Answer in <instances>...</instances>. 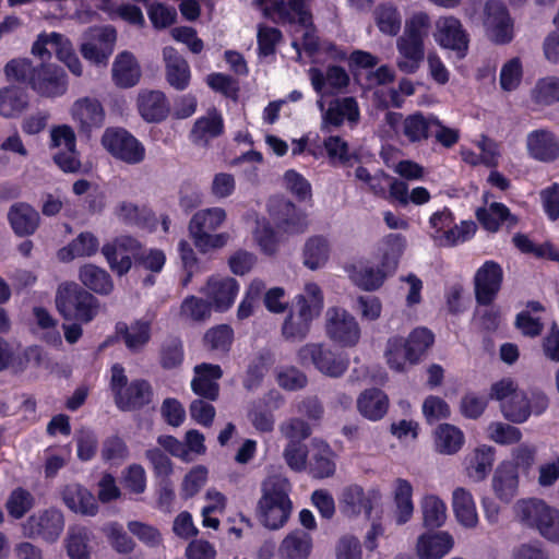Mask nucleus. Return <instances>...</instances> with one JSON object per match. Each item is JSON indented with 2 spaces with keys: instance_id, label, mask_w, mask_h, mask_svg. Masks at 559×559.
Returning <instances> with one entry per match:
<instances>
[{
  "instance_id": "21",
  "label": "nucleus",
  "mask_w": 559,
  "mask_h": 559,
  "mask_svg": "<svg viewBox=\"0 0 559 559\" xmlns=\"http://www.w3.org/2000/svg\"><path fill=\"white\" fill-rule=\"evenodd\" d=\"M454 545L450 532L431 530L417 536L414 549L418 559H443L453 550Z\"/></svg>"
},
{
  "instance_id": "61",
  "label": "nucleus",
  "mask_w": 559,
  "mask_h": 559,
  "mask_svg": "<svg viewBox=\"0 0 559 559\" xmlns=\"http://www.w3.org/2000/svg\"><path fill=\"white\" fill-rule=\"evenodd\" d=\"M90 534L85 527L71 526L66 539V547L70 559H90Z\"/></svg>"
},
{
  "instance_id": "46",
  "label": "nucleus",
  "mask_w": 559,
  "mask_h": 559,
  "mask_svg": "<svg viewBox=\"0 0 559 559\" xmlns=\"http://www.w3.org/2000/svg\"><path fill=\"white\" fill-rule=\"evenodd\" d=\"M311 549V536L306 532L296 530L282 540L278 555L281 559H308Z\"/></svg>"
},
{
  "instance_id": "59",
  "label": "nucleus",
  "mask_w": 559,
  "mask_h": 559,
  "mask_svg": "<svg viewBox=\"0 0 559 559\" xmlns=\"http://www.w3.org/2000/svg\"><path fill=\"white\" fill-rule=\"evenodd\" d=\"M433 341V334L428 329L416 328L404 338V345L408 348V355L413 361L418 364L432 346Z\"/></svg>"
},
{
  "instance_id": "20",
  "label": "nucleus",
  "mask_w": 559,
  "mask_h": 559,
  "mask_svg": "<svg viewBox=\"0 0 559 559\" xmlns=\"http://www.w3.org/2000/svg\"><path fill=\"white\" fill-rule=\"evenodd\" d=\"M64 527V519L61 511L48 509L29 516L23 524L25 536H39L47 542L58 539Z\"/></svg>"
},
{
  "instance_id": "42",
  "label": "nucleus",
  "mask_w": 559,
  "mask_h": 559,
  "mask_svg": "<svg viewBox=\"0 0 559 559\" xmlns=\"http://www.w3.org/2000/svg\"><path fill=\"white\" fill-rule=\"evenodd\" d=\"M62 500L67 507L84 515H95L97 503L94 496L79 484H70L62 490Z\"/></svg>"
},
{
  "instance_id": "24",
  "label": "nucleus",
  "mask_w": 559,
  "mask_h": 559,
  "mask_svg": "<svg viewBox=\"0 0 559 559\" xmlns=\"http://www.w3.org/2000/svg\"><path fill=\"white\" fill-rule=\"evenodd\" d=\"M503 271L495 261H486L475 273V295L478 304L489 305L501 288Z\"/></svg>"
},
{
  "instance_id": "36",
  "label": "nucleus",
  "mask_w": 559,
  "mask_h": 559,
  "mask_svg": "<svg viewBox=\"0 0 559 559\" xmlns=\"http://www.w3.org/2000/svg\"><path fill=\"white\" fill-rule=\"evenodd\" d=\"M360 117L359 107L355 98L344 97L333 100L322 117V129L340 127L345 121L357 123Z\"/></svg>"
},
{
  "instance_id": "4",
  "label": "nucleus",
  "mask_w": 559,
  "mask_h": 559,
  "mask_svg": "<svg viewBox=\"0 0 559 559\" xmlns=\"http://www.w3.org/2000/svg\"><path fill=\"white\" fill-rule=\"evenodd\" d=\"M227 221V212L221 206L205 207L197 211L189 221V235L201 253H209L224 248L230 236L217 233Z\"/></svg>"
},
{
  "instance_id": "63",
  "label": "nucleus",
  "mask_w": 559,
  "mask_h": 559,
  "mask_svg": "<svg viewBox=\"0 0 559 559\" xmlns=\"http://www.w3.org/2000/svg\"><path fill=\"white\" fill-rule=\"evenodd\" d=\"M354 177L364 188L373 194L385 195L389 176L383 171L378 170L372 174L366 167L357 166L354 170Z\"/></svg>"
},
{
  "instance_id": "17",
  "label": "nucleus",
  "mask_w": 559,
  "mask_h": 559,
  "mask_svg": "<svg viewBox=\"0 0 559 559\" xmlns=\"http://www.w3.org/2000/svg\"><path fill=\"white\" fill-rule=\"evenodd\" d=\"M239 289V283L234 277L216 274L206 280L200 293L206 297L213 310L225 312L234 305Z\"/></svg>"
},
{
  "instance_id": "7",
  "label": "nucleus",
  "mask_w": 559,
  "mask_h": 559,
  "mask_svg": "<svg viewBox=\"0 0 559 559\" xmlns=\"http://www.w3.org/2000/svg\"><path fill=\"white\" fill-rule=\"evenodd\" d=\"M109 388L115 404L121 411L139 409L148 404L153 397L150 383L141 379L128 382L124 368L119 364H115L110 369Z\"/></svg>"
},
{
  "instance_id": "13",
  "label": "nucleus",
  "mask_w": 559,
  "mask_h": 559,
  "mask_svg": "<svg viewBox=\"0 0 559 559\" xmlns=\"http://www.w3.org/2000/svg\"><path fill=\"white\" fill-rule=\"evenodd\" d=\"M105 150L116 159L136 165L145 158L144 145L130 132L121 128H108L102 136Z\"/></svg>"
},
{
  "instance_id": "41",
  "label": "nucleus",
  "mask_w": 559,
  "mask_h": 559,
  "mask_svg": "<svg viewBox=\"0 0 559 559\" xmlns=\"http://www.w3.org/2000/svg\"><path fill=\"white\" fill-rule=\"evenodd\" d=\"M396 48L399 52L396 59L399 70L406 74L417 72L425 56L424 44L400 37L396 40Z\"/></svg>"
},
{
  "instance_id": "18",
  "label": "nucleus",
  "mask_w": 559,
  "mask_h": 559,
  "mask_svg": "<svg viewBox=\"0 0 559 559\" xmlns=\"http://www.w3.org/2000/svg\"><path fill=\"white\" fill-rule=\"evenodd\" d=\"M70 116L79 131L90 135L105 123V109L95 97L83 96L74 100L70 107Z\"/></svg>"
},
{
  "instance_id": "10",
  "label": "nucleus",
  "mask_w": 559,
  "mask_h": 559,
  "mask_svg": "<svg viewBox=\"0 0 559 559\" xmlns=\"http://www.w3.org/2000/svg\"><path fill=\"white\" fill-rule=\"evenodd\" d=\"M59 311L68 319L91 321L97 313L96 299L75 283L62 284L57 294Z\"/></svg>"
},
{
  "instance_id": "49",
  "label": "nucleus",
  "mask_w": 559,
  "mask_h": 559,
  "mask_svg": "<svg viewBox=\"0 0 559 559\" xmlns=\"http://www.w3.org/2000/svg\"><path fill=\"white\" fill-rule=\"evenodd\" d=\"M311 444L312 459L310 473L317 478L332 476L335 472L334 452L330 445L322 440L314 439Z\"/></svg>"
},
{
  "instance_id": "12",
  "label": "nucleus",
  "mask_w": 559,
  "mask_h": 559,
  "mask_svg": "<svg viewBox=\"0 0 559 559\" xmlns=\"http://www.w3.org/2000/svg\"><path fill=\"white\" fill-rule=\"evenodd\" d=\"M49 147L52 159L64 173H78L82 165L76 150V135L72 127L60 124L50 130Z\"/></svg>"
},
{
  "instance_id": "35",
  "label": "nucleus",
  "mask_w": 559,
  "mask_h": 559,
  "mask_svg": "<svg viewBox=\"0 0 559 559\" xmlns=\"http://www.w3.org/2000/svg\"><path fill=\"white\" fill-rule=\"evenodd\" d=\"M111 78L115 85L120 88H129L139 83L141 67L131 52L122 51L116 56L111 67Z\"/></svg>"
},
{
  "instance_id": "27",
  "label": "nucleus",
  "mask_w": 559,
  "mask_h": 559,
  "mask_svg": "<svg viewBox=\"0 0 559 559\" xmlns=\"http://www.w3.org/2000/svg\"><path fill=\"white\" fill-rule=\"evenodd\" d=\"M344 271L353 284L365 292L378 290L382 287L388 276L391 275L378 263L376 265L360 262L347 263L344 266Z\"/></svg>"
},
{
  "instance_id": "19",
  "label": "nucleus",
  "mask_w": 559,
  "mask_h": 559,
  "mask_svg": "<svg viewBox=\"0 0 559 559\" xmlns=\"http://www.w3.org/2000/svg\"><path fill=\"white\" fill-rule=\"evenodd\" d=\"M433 38L442 48L453 50L457 58L465 57L468 49V36L456 17L442 16L438 19Z\"/></svg>"
},
{
  "instance_id": "33",
  "label": "nucleus",
  "mask_w": 559,
  "mask_h": 559,
  "mask_svg": "<svg viewBox=\"0 0 559 559\" xmlns=\"http://www.w3.org/2000/svg\"><path fill=\"white\" fill-rule=\"evenodd\" d=\"M332 253V243L324 235H313L306 239L302 247V264L310 271L324 269Z\"/></svg>"
},
{
  "instance_id": "40",
  "label": "nucleus",
  "mask_w": 559,
  "mask_h": 559,
  "mask_svg": "<svg viewBox=\"0 0 559 559\" xmlns=\"http://www.w3.org/2000/svg\"><path fill=\"white\" fill-rule=\"evenodd\" d=\"M308 75L313 90L320 95L329 94V88H343L349 81L346 71L336 66L330 67L325 74L318 68H310Z\"/></svg>"
},
{
  "instance_id": "2",
  "label": "nucleus",
  "mask_w": 559,
  "mask_h": 559,
  "mask_svg": "<svg viewBox=\"0 0 559 559\" xmlns=\"http://www.w3.org/2000/svg\"><path fill=\"white\" fill-rule=\"evenodd\" d=\"M290 485L281 475H270L262 483V496L258 503L259 521L270 530H278L287 522L292 512Z\"/></svg>"
},
{
  "instance_id": "56",
  "label": "nucleus",
  "mask_w": 559,
  "mask_h": 559,
  "mask_svg": "<svg viewBox=\"0 0 559 559\" xmlns=\"http://www.w3.org/2000/svg\"><path fill=\"white\" fill-rule=\"evenodd\" d=\"M99 242L91 233L80 234L68 247L58 251L59 260L68 262L79 257H90L97 252Z\"/></svg>"
},
{
  "instance_id": "14",
  "label": "nucleus",
  "mask_w": 559,
  "mask_h": 559,
  "mask_svg": "<svg viewBox=\"0 0 559 559\" xmlns=\"http://www.w3.org/2000/svg\"><path fill=\"white\" fill-rule=\"evenodd\" d=\"M117 39L111 26L91 27L82 37L80 51L83 58L96 66H106Z\"/></svg>"
},
{
  "instance_id": "38",
  "label": "nucleus",
  "mask_w": 559,
  "mask_h": 559,
  "mask_svg": "<svg viewBox=\"0 0 559 559\" xmlns=\"http://www.w3.org/2000/svg\"><path fill=\"white\" fill-rule=\"evenodd\" d=\"M163 56L166 63L167 82L178 91L186 90L191 79L187 60L173 47H165Z\"/></svg>"
},
{
  "instance_id": "5",
  "label": "nucleus",
  "mask_w": 559,
  "mask_h": 559,
  "mask_svg": "<svg viewBox=\"0 0 559 559\" xmlns=\"http://www.w3.org/2000/svg\"><path fill=\"white\" fill-rule=\"evenodd\" d=\"M308 0L275 1L266 10H272L284 22L297 23L296 38L293 46L299 52L300 48L313 52L318 48V38L311 24V16L307 10Z\"/></svg>"
},
{
  "instance_id": "15",
  "label": "nucleus",
  "mask_w": 559,
  "mask_h": 559,
  "mask_svg": "<svg viewBox=\"0 0 559 559\" xmlns=\"http://www.w3.org/2000/svg\"><path fill=\"white\" fill-rule=\"evenodd\" d=\"M382 490L378 486L364 490L359 485L346 486L338 498L340 511L347 518H356L364 513L370 518L374 506L382 499Z\"/></svg>"
},
{
  "instance_id": "25",
  "label": "nucleus",
  "mask_w": 559,
  "mask_h": 559,
  "mask_svg": "<svg viewBox=\"0 0 559 559\" xmlns=\"http://www.w3.org/2000/svg\"><path fill=\"white\" fill-rule=\"evenodd\" d=\"M223 370L219 365L202 362L193 368L191 390L194 394L209 401H216L219 395V379Z\"/></svg>"
},
{
  "instance_id": "32",
  "label": "nucleus",
  "mask_w": 559,
  "mask_h": 559,
  "mask_svg": "<svg viewBox=\"0 0 559 559\" xmlns=\"http://www.w3.org/2000/svg\"><path fill=\"white\" fill-rule=\"evenodd\" d=\"M484 198L486 205L477 210L476 217L486 230L496 233L502 225L513 228L518 224V217L503 203H489L487 194Z\"/></svg>"
},
{
  "instance_id": "8",
  "label": "nucleus",
  "mask_w": 559,
  "mask_h": 559,
  "mask_svg": "<svg viewBox=\"0 0 559 559\" xmlns=\"http://www.w3.org/2000/svg\"><path fill=\"white\" fill-rule=\"evenodd\" d=\"M324 333L333 344L341 348H354L361 340V328L357 318L340 306L326 309Z\"/></svg>"
},
{
  "instance_id": "29",
  "label": "nucleus",
  "mask_w": 559,
  "mask_h": 559,
  "mask_svg": "<svg viewBox=\"0 0 559 559\" xmlns=\"http://www.w3.org/2000/svg\"><path fill=\"white\" fill-rule=\"evenodd\" d=\"M390 495L393 501V514L396 524L403 525L411 521L415 510L412 483L402 477L395 478L392 481Z\"/></svg>"
},
{
  "instance_id": "3",
  "label": "nucleus",
  "mask_w": 559,
  "mask_h": 559,
  "mask_svg": "<svg viewBox=\"0 0 559 559\" xmlns=\"http://www.w3.org/2000/svg\"><path fill=\"white\" fill-rule=\"evenodd\" d=\"M514 520L535 531L543 539L559 546V509L537 498H524L513 504Z\"/></svg>"
},
{
  "instance_id": "45",
  "label": "nucleus",
  "mask_w": 559,
  "mask_h": 559,
  "mask_svg": "<svg viewBox=\"0 0 559 559\" xmlns=\"http://www.w3.org/2000/svg\"><path fill=\"white\" fill-rule=\"evenodd\" d=\"M433 442L438 453L453 455L462 449L465 436L460 428L450 424H441L433 431Z\"/></svg>"
},
{
  "instance_id": "23",
  "label": "nucleus",
  "mask_w": 559,
  "mask_h": 559,
  "mask_svg": "<svg viewBox=\"0 0 559 559\" xmlns=\"http://www.w3.org/2000/svg\"><path fill=\"white\" fill-rule=\"evenodd\" d=\"M484 26L487 36L497 44H504L512 39V22L506 7L497 1L490 0L485 7Z\"/></svg>"
},
{
  "instance_id": "11",
  "label": "nucleus",
  "mask_w": 559,
  "mask_h": 559,
  "mask_svg": "<svg viewBox=\"0 0 559 559\" xmlns=\"http://www.w3.org/2000/svg\"><path fill=\"white\" fill-rule=\"evenodd\" d=\"M299 361L328 377H341L348 368V358L323 343H308L298 350Z\"/></svg>"
},
{
  "instance_id": "54",
  "label": "nucleus",
  "mask_w": 559,
  "mask_h": 559,
  "mask_svg": "<svg viewBox=\"0 0 559 559\" xmlns=\"http://www.w3.org/2000/svg\"><path fill=\"white\" fill-rule=\"evenodd\" d=\"M79 276L87 288L97 294L108 295L114 289L110 275L105 270L94 264H85L82 266Z\"/></svg>"
},
{
  "instance_id": "52",
  "label": "nucleus",
  "mask_w": 559,
  "mask_h": 559,
  "mask_svg": "<svg viewBox=\"0 0 559 559\" xmlns=\"http://www.w3.org/2000/svg\"><path fill=\"white\" fill-rule=\"evenodd\" d=\"M435 116H425L416 112L404 118L402 122V134L412 143L426 140L431 132Z\"/></svg>"
},
{
  "instance_id": "43",
  "label": "nucleus",
  "mask_w": 559,
  "mask_h": 559,
  "mask_svg": "<svg viewBox=\"0 0 559 559\" xmlns=\"http://www.w3.org/2000/svg\"><path fill=\"white\" fill-rule=\"evenodd\" d=\"M29 107L28 93L19 86L0 88V116L16 118Z\"/></svg>"
},
{
  "instance_id": "37",
  "label": "nucleus",
  "mask_w": 559,
  "mask_h": 559,
  "mask_svg": "<svg viewBox=\"0 0 559 559\" xmlns=\"http://www.w3.org/2000/svg\"><path fill=\"white\" fill-rule=\"evenodd\" d=\"M495 461V450L489 445L474 449L464 461V472L473 483H480L490 473Z\"/></svg>"
},
{
  "instance_id": "55",
  "label": "nucleus",
  "mask_w": 559,
  "mask_h": 559,
  "mask_svg": "<svg viewBox=\"0 0 559 559\" xmlns=\"http://www.w3.org/2000/svg\"><path fill=\"white\" fill-rule=\"evenodd\" d=\"M384 356L389 367L399 372L406 371L408 367L416 365L404 345V337L401 336H392L388 340Z\"/></svg>"
},
{
  "instance_id": "34",
  "label": "nucleus",
  "mask_w": 559,
  "mask_h": 559,
  "mask_svg": "<svg viewBox=\"0 0 559 559\" xmlns=\"http://www.w3.org/2000/svg\"><path fill=\"white\" fill-rule=\"evenodd\" d=\"M451 506L460 525L468 530L478 525L479 516L475 499L468 489L464 487L454 488L451 495Z\"/></svg>"
},
{
  "instance_id": "47",
  "label": "nucleus",
  "mask_w": 559,
  "mask_h": 559,
  "mask_svg": "<svg viewBox=\"0 0 559 559\" xmlns=\"http://www.w3.org/2000/svg\"><path fill=\"white\" fill-rule=\"evenodd\" d=\"M357 408L365 418L379 420L388 412L389 399L381 390H366L357 400Z\"/></svg>"
},
{
  "instance_id": "22",
  "label": "nucleus",
  "mask_w": 559,
  "mask_h": 559,
  "mask_svg": "<svg viewBox=\"0 0 559 559\" xmlns=\"http://www.w3.org/2000/svg\"><path fill=\"white\" fill-rule=\"evenodd\" d=\"M525 148L527 155L537 162H555L559 158V136L545 128L532 130L526 134Z\"/></svg>"
},
{
  "instance_id": "50",
  "label": "nucleus",
  "mask_w": 559,
  "mask_h": 559,
  "mask_svg": "<svg viewBox=\"0 0 559 559\" xmlns=\"http://www.w3.org/2000/svg\"><path fill=\"white\" fill-rule=\"evenodd\" d=\"M420 511L423 524L425 527L440 528L448 518V508L445 502L435 493H427L420 500Z\"/></svg>"
},
{
  "instance_id": "39",
  "label": "nucleus",
  "mask_w": 559,
  "mask_h": 559,
  "mask_svg": "<svg viewBox=\"0 0 559 559\" xmlns=\"http://www.w3.org/2000/svg\"><path fill=\"white\" fill-rule=\"evenodd\" d=\"M140 115L147 122L164 120L169 112V105L164 93L159 91H143L138 96Z\"/></svg>"
},
{
  "instance_id": "60",
  "label": "nucleus",
  "mask_w": 559,
  "mask_h": 559,
  "mask_svg": "<svg viewBox=\"0 0 559 559\" xmlns=\"http://www.w3.org/2000/svg\"><path fill=\"white\" fill-rule=\"evenodd\" d=\"M374 21L379 31L389 36H395L401 29L402 15L392 4L379 5L374 11Z\"/></svg>"
},
{
  "instance_id": "57",
  "label": "nucleus",
  "mask_w": 559,
  "mask_h": 559,
  "mask_svg": "<svg viewBox=\"0 0 559 559\" xmlns=\"http://www.w3.org/2000/svg\"><path fill=\"white\" fill-rule=\"evenodd\" d=\"M116 215L129 223L150 229L155 228V217L150 209L146 206H139L132 202L123 201L116 207Z\"/></svg>"
},
{
  "instance_id": "44",
  "label": "nucleus",
  "mask_w": 559,
  "mask_h": 559,
  "mask_svg": "<svg viewBox=\"0 0 559 559\" xmlns=\"http://www.w3.org/2000/svg\"><path fill=\"white\" fill-rule=\"evenodd\" d=\"M8 218L14 233L20 236L34 234L39 224L38 213L26 203L13 204L8 212Z\"/></svg>"
},
{
  "instance_id": "9",
  "label": "nucleus",
  "mask_w": 559,
  "mask_h": 559,
  "mask_svg": "<svg viewBox=\"0 0 559 559\" xmlns=\"http://www.w3.org/2000/svg\"><path fill=\"white\" fill-rule=\"evenodd\" d=\"M51 51L72 74L75 76L82 75V62L73 48L72 41L67 36L57 32L39 34L32 46V53L43 61H49Z\"/></svg>"
},
{
  "instance_id": "48",
  "label": "nucleus",
  "mask_w": 559,
  "mask_h": 559,
  "mask_svg": "<svg viewBox=\"0 0 559 559\" xmlns=\"http://www.w3.org/2000/svg\"><path fill=\"white\" fill-rule=\"evenodd\" d=\"M39 358V352L37 348H20L13 347L4 340L0 338V371L7 368H13L16 371H21L26 368L28 361L32 359Z\"/></svg>"
},
{
  "instance_id": "16",
  "label": "nucleus",
  "mask_w": 559,
  "mask_h": 559,
  "mask_svg": "<svg viewBox=\"0 0 559 559\" xmlns=\"http://www.w3.org/2000/svg\"><path fill=\"white\" fill-rule=\"evenodd\" d=\"M29 85L38 94L46 97H57L66 93L67 75L57 64L44 61L32 70Z\"/></svg>"
},
{
  "instance_id": "1",
  "label": "nucleus",
  "mask_w": 559,
  "mask_h": 559,
  "mask_svg": "<svg viewBox=\"0 0 559 559\" xmlns=\"http://www.w3.org/2000/svg\"><path fill=\"white\" fill-rule=\"evenodd\" d=\"M490 397L500 403L503 416L512 423L521 424L531 415H540L548 406L547 396L535 388H520L504 378L491 385Z\"/></svg>"
},
{
  "instance_id": "6",
  "label": "nucleus",
  "mask_w": 559,
  "mask_h": 559,
  "mask_svg": "<svg viewBox=\"0 0 559 559\" xmlns=\"http://www.w3.org/2000/svg\"><path fill=\"white\" fill-rule=\"evenodd\" d=\"M476 231L472 221L455 223L453 213L448 209L433 212L428 219L427 233L438 247H455L469 240Z\"/></svg>"
},
{
  "instance_id": "28",
  "label": "nucleus",
  "mask_w": 559,
  "mask_h": 559,
  "mask_svg": "<svg viewBox=\"0 0 559 559\" xmlns=\"http://www.w3.org/2000/svg\"><path fill=\"white\" fill-rule=\"evenodd\" d=\"M405 247V237L399 234H389L377 242L372 253L373 260L392 275Z\"/></svg>"
},
{
  "instance_id": "62",
  "label": "nucleus",
  "mask_w": 559,
  "mask_h": 559,
  "mask_svg": "<svg viewBox=\"0 0 559 559\" xmlns=\"http://www.w3.org/2000/svg\"><path fill=\"white\" fill-rule=\"evenodd\" d=\"M34 318L36 323V332L49 344H60L61 335L57 329V321L50 313L41 308H34Z\"/></svg>"
},
{
  "instance_id": "53",
  "label": "nucleus",
  "mask_w": 559,
  "mask_h": 559,
  "mask_svg": "<svg viewBox=\"0 0 559 559\" xmlns=\"http://www.w3.org/2000/svg\"><path fill=\"white\" fill-rule=\"evenodd\" d=\"M118 330L126 346L133 352L142 349L151 338V321L146 319L136 320L130 325H119Z\"/></svg>"
},
{
  "instance_id": "58",
  "label": "nucleus",
  "mask_w": 559,
  "mask_h": 559,
  "mask_svg": "<svg viewBox=\"0 0 559 559\" xmlns=\"http://www.w3.org/2000/svg\"><path fill=\"white\" fill-rule=\"evenodd\" d=\"M293 302L319 318L324 307V294L318 283L306 282Z\"/></svg>"
},
{
  "instance_id": "51",
  "label": "nucleus",
  "mask_w": 559,
  "mask_h": 559,
  "mask_svg": "<svg viewBox=\"0 0 559 559\" xmlns=\"http://www.w3.org/2000/svg\"><path fill=\"white\" fill-rule=\"evenodd\" d=\"M309 226L307 213L298 209L294 203L286 202L283 205L281 216L277 218V228L289 235L304 234Z\"/></svg>"
},
{
  "instance_id": "26",
  "label": "nucleus",
  "mask_w": 559,
  "mask_h": 559,
  "mask_svg": "<svg viewBox=\"0 0 559 559\" xmlns=\"http://www.w3.org/2000/svg\"><path fill=\"white\" fill-rule=\"evenodd\" d=\"M140 243L131 237H120L102 248L110 269L118 275L129 272L132 265L130 253L135 254Z\"/></svg>"
},
{
  "instance_id": "31",
  "label": "nucleus",
  "mask_w": 559,
  "mask_h": 559,
  "mask_svg": "<svg viewBox=\"0 0 559 559\" xmlns=\"http://www.w3.org/2000/svg\"><path fill=\"white\" fill-rule=\"evenodd\" d=\"M317 318L314 314L292 302V307L282 323L281 331L283 337L289 342L304 341Z\"/></svg>"
},
{
  "instance_id": "30",
  "label": "nucleus",
  "mask_w": 559,
  "mask_h": 559,
  "mask_svg": "<svg viewBox=\"0 0 559 559\" xmlns=\"http://www.w3.org/2000/svg\"><path fill=\"white\" fill-rule=\"evenodd\" d=\"M491 488L503 503H510L519 491V472L512 462H502L498 465L491 479Z\"/></svg>"
},
{
  "instance_id": "64",
  "label": "nucleus",
  "mask_w": 559,
  "mask_h": 559,
  "mask_svg": "<svg viewBox=\"0 0 559 559\" xmlns=\"http://www.w3.org/2000/svg\"><path fill=\"white\" fill-rule=\"evenodd\" d=\"M532 97L540 105L559 102V79L554 76L540 79L532 91Z\"/></svg>"
}]
</instances>
